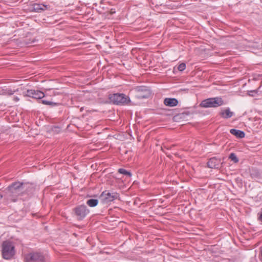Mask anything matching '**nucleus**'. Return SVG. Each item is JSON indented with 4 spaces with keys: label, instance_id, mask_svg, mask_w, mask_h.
<instances>
[{
    "label": "nucleus",
    "instance_id": "nucleus-1",
    "mask_svg": "<svg viewBox=\"0 0 262 262\" xmlns=\"http://www.w3.org/2000/svg\"><path fill=\"white\" fill-rule=\"evenodd\" d=\"M8 188V197L13 202L16 201V197L20 195L24 189L23 183L20 182L13 183Z\"/></svg>",
    "mask_w": 262,
    "mask_h": 262
},
{
    "label": "nucleus",
    "instance_id": "nucleus-2",
    "mask_svg": "<svg viewBox=\"0 0 262 262\" xmlns=\"http://www.w3.org/2000/svg\"><path fill=\"white\" fill-rule=\"evenodd\" d=\"M2 256L5 259H10L15 254V247L10 241H5L2 244Z\"/></svg>",
    "mask_w": 262,
    "mask_h": 262
},
{
    "label": "nucleus",
    "instance_id": "nucleus-3",
    "mask_svg": "<svg viewBox=\"0 0 262 262\" xmlns=\"http://www.w3.org/2000/svg\"><path fill=\"white\" fill-rule=\"evenodd\" d=\"M224 101L221 97H213L203 100L200 104V106L203 108L217 107L222 105Z\"/></svg>",
    "mask_w": 262,
    "mask_h": 262
},
{
    "label": "nucleus",
    "instance_id": "nucleus-4",
    "mask_svg": "<svg viewBox=\"0 0 262 262\" xmlns=\"http://www.w3.org/2000/svg\"><path fill=\"white\" fill-rule=\"evenodd\" d=\"M108 98L115 104L122 105L129 102V98L124 94L116 93L110 94Z\"/></svg>",
    "mask_w": 262,
    "mask_h": 262
},
{
    "label": "nucleus",
    "instance_id": "nucleus-5",
    "mask_svg": "<svg viewBox=\"0 0 262 262\" xmlns=\"http://www.w3.org/2000/svg\"><path fill=\"white\" fill-rule=\"evenodd\" d=\"M119 197V194L116 192H110L105 190L100 194L99 199L102 204H107L114 200L118 199Z\"/></svg>",
    "mask_w": 262,
    "mask_h": 262
},
{
    "label": "nucleus",
    "instance_id": "nucleus-6",
    "mask_svg": "<svg viewBox=\"0 0 262 262\" xmlns=\"http://www.w3.org/2000/svg\"><path fill=\"white\" fill-rule=\"evenodd\" d=\"M25 262H45L44 255L39 252H33L24 255Z\"/></svg>",
    "mask_w": 262,
    "mask_h": 262
},
{
    "label": "nucleus",
    "instance_id": "nucleus-7",
    "mask_svg": "<svg viewBox=\"0 0 262 262\" xmlns=\"http://www.w3.org/2000/svg\"><path fill=\"white\" fill-rule=\"evenodd\" d=\"M135 97L138 99L148 98L150 95V92L144 86L137 87L135 89Z\"/></svg>",
    "mask_w": 262,
    "mask_h": 262
},
{
    "label": "nucleus",
    "instance_id": "nucleus-8",
    "mask_svg": "<svg viewBox=\"0 0 262 262\" xmlns=\"http://www.w3.org/2000/svg\"><path fill=\"white\" fill-rule=\"evenodd\" d=\"M74 211L78 220H82L89 211L85 205H80L75 208Z\"/></svg>",
    "mask_w": 262,
    "mask_h": 262
},
{
    "label": "nucleus",
    "instance_id": "nucleus-9",
    "mask_svg": "<svg viewBox=\"0 0 262 262\" xmlns=\"http://www.w3.org/2000/svg\"><path fill=\"white\" fill-rule=\"evenodd\" d=\"M26 95L30 97L36 99H40L44 97L45 94L43 92L38 90H29L27 91Z\"/></svg>",
    "mask_w": 262,
    "mask_h": 262
},
{
    "label": "nucleus",
    "instance_id": "nucleus-10",
    "mask_svg": "<svg viewBox=\"0 0 262 262\" xmlns=\"http://www.w3.org/2000/svg\"><path fill=\"white\" fill-rule=\"evenodd\" d=\"M222 162L220 159L215 157L211 158L207 163L208 166L210 168H220L221 167Z\"/></svg>",
    "mask_w": 262,
    "mask_h": 262
},
{
    "label": "nucleus",
    "instance_id": "nucleus-11",
    "mask_svg": "<svg viewBox=\"0 0 262 262\" xmlns=\"http://www.w3.org/2000/svg\"><path fill=\"white\" fill-rule=\"evenodd\" d=\"M250 176L252 179L257 180H262V171L256 168H252L250 169Z\"/></svg>",
    "mask_w": 262,
    "mask_h": 262
},
{
    "label": "nucleus",
    "instance_id": "nucleus-12",
    "mask_svg": "<svg viewBox=\"0 0 262 262\" xmlns=\"http://www.w3.org/2000/svg\"><path fill=\"white\" fill-rule=\"evenodd\" d=\"M164 104L169 107H174L178 105V101L176 98H166L164 100Z\"/></svg>",
    "mask_w": 262,
    "mask_h": 262
},
{
    "label": "nucleus",
    "instance_id": "nucleus-13",
    "mask_svg": "<svg viewBox=\"0 0 262 262\" xmlns=\"http://www.w3.org/2000/svg\"><path fill=\"white\" fill-rule=\"evenodd\" d=\"M230 133L238 138H243L245 136V134L243 131L236 129H231Z\"/></svg>",
    "mask_w": 262,
    "mask_h": 262
},
{
    "label": "nucleus",
    "instance_id": "nucleus-14",
    "mask_svg": "<svg viewBox=\"0 0 262 262\" xmlns=\"http://www.w3.org/2000/svg\"><path fill=\"white\" fill-rule=\"evenodd\" d=\"M233 112L230 111L229 108H227L220 113L222 117L225 119L231 118L233 115Z\"/></svg>",
    "mask_w": 262,
    "mask_h": 262
},
{
    "label": "nucleus",
    "instance_id": "nucleus-15",
    "mask_svg": "<svg viewBox=\"0 0 262 262\" xmlns=\"http://www.w3.org/2000/svg\"><path fill=\"white\" fill-rule=\"evenodd\" d=\"M33 8L36 12H39L40 11L45 10L47 9L48 7L47 5H45L42 4H35L34 5Z\"/></svg>",
    "mask_w": 262,
    "mask_h": 262
},
{
    "label": "nucleus",
    "instance_id": "nucleus-16",
    "mask_svg": "<svg viewBox=\"0 0 262 262\" xmlns=\"http://www.w3.org/2000/svg\"><path fill=\"white\" fill-rule=\"evenodd\" d=\"M98 203V200L97 199H91L88 200L86 201V204L91 207H94L96 206L97 205Z\"/></svg>",
    "mask_w": 262,
    "mask_h": 262
},
{
    "label": "nucleus",
    "instance_id": "nucleus-17",
    "mask_svg": "<svg viewBox=\"0 0 262 262\" xmlns=\"http://www.w3.org/2000/svg\"><path fill=\"white\" fill-rule=\"evenodd\" d=\"M229 158L231 161H233V162L234 163H237L239 161L238 158L237 157V156H236V155L234 153H231L230 154Z\"/></svg>",
    "mask_w": 262,
    "mask_h": 262
},
{
    "label": "nucleus",
    "instance_id": "nucleus-18",
    "mask_svg": "<svg viewBox=\"0 0 262 262\" xmlns=\"http://www.w3.org/2000/svg\"><path fill=\"white\" fill-rule=\"evenodd\" d=\"M42 103L45 105H52V106H55L59 104L58 103L50 101H48L46 100H43L41 101Z\"/></svg>",
    "mask_w": 262,
    "mask_h": 262
},
{
    "label": "nucleus",
    "instance_id": "nucleus-19",
    "mask_svg": "<svg viewBox=\"0 0 262 262\" xmlns=\"http://www.w3.org/2000/svg\"><path fill=\"white\" fill-rule=\"evenodd\" d=\"M118 172L124 175L128 176L129 177H131L132 174L129 171H127L125 169L120 168L118 169Z\"/></svg>",
    "mask_w": 262,
    "mask_h": 262
},
{
    "label": "nucleus",
    "instance_id": "nucleus-20",
    "mask_svg": "<svg viewBox=\"0 0 262 262\" xmlns=\"http://www.w3.org/2000/svg\"><path fill=\"white\" fill-rule=\"evenodd\" d=\"M15 92V91H14V90L12 91L10 89H7L4 91L3 94H5V95H11L13 94Z\"/></svg>",
    "mask_w": 262,
    "mask_h": 262
},
{
    "label": "nucleus",
    "instance_id": "nucleus-21",
    "mask_svg": "<svg viewBox=\"0 0 262 262\" xmlns=\"http://www.w3.org/2000/svg\"><path fill=\"white\" fill-rule=\"evenodd\" d=\"M186 68V64L184 63H182L178 66V69L180 71H184Z\"/></svg>",
    "mask_w": 262,
    "mask_h": 262
},
{
    "label": "nucleus",
    "instance_id": "nucleus-22",
    "mask_svg": "<svg viewBox=\"0 0 262 262\" xmlns=\"http://www.w3.org/2000/svg\"><path fill=\"white\" fill-rule=\"evenodd\" d=\"M256 91H250L249 93V95L250 96H254V94L253 93H256Z\"/></svg>",
    "mask_w": 262,
    "mask_h": 262
},
{
    "label": "nucleus",
    "instance_id": "nucleus-23",
    "mask_svg": "<svg viewBox=\"0 0 262 262\" xmlns=\"http://www.w3.org/2000/svg\"><path fill=\"white\" fill-rule=\"evenodd\" d=\"M19 98L17 97H14V100H15V101H18L19 100Z\"/></svg>",
    "mask_w": 262,
    "mask_h": 262
},
{
    "label": "nucleus",
    "instance_id": "nucleus-24",
    "mask_svg": "<svg viewBox=\"0 0 262 262\" xmlns=\"http://www.w3.org/2000/svg\"><path fill=\"white\" fill-rule=\"evenodd\" d=\"M3 198V195L0 193V200Z\"/></svg>",
    "mask_w": 262,
    "mask_h": 262
}]
</instances>
